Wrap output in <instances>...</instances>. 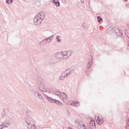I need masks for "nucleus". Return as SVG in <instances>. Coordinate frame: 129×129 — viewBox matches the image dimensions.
Instances as JSON below:
<instances>
[{
  "instance_id": "6",
  "label": "nucleus",
  "mask_w": 129,
  "mask_h": 129,
  "mask_svg": "<svg viewBox=\"0 0 129 129\" xmlns=\"http://www.w3.org/2000/svg\"><path fill=\"white\" fill-rule=\"evenodd\" d=\"M54 57L55 59L58 60H64V53L63 51L57 52L54 54Z\"/></svg>"
},
{
  "instance_id": "18",
  "label": "nucleus",
  "mask_w": 129,
  "mask_h": 129,
  "mask_svg": "<svg viewBox=\"0 0 129 129\" xmlns=\"http://www.w3.org/2000/svg\"><path fill=\"white\" fill-rule=\"evenodd\" d=\"M97 19L98 20V23H101V21H102V18H100V16H98L97 17Z\"/></svg>"
},
{
  "instance_id": "13",
  "label": "nucleus",
  "mask_w": 129,
  "mask_h": 129,
  "mask_svg": "<svg viewBox=\"0 0 129 129\" xmlns=\"http://www.w3.org/2000/svg\"><path fill=\"white\" fill-rule=\"evenodd\" d=\"M54 37H55V35H52L47 37V38H45L46 41L48 42V43H50V42H52V41L53 40V39L54 38Z\"/></svg>"
},
{
  "instance_id": "5",
  "label": "nucleus",
  "mask_w": 129,
  "mask_h": 129,
  "mask_svg": "<svg viewBox=\"0 0 129 129\" xmlns=\"http://www.w3.org/2000/svg\"><path fill=\"white\" fill-rule=\"evenodd\" d=\"M63 52L64 60L70 58V57L72 56V54H73V51H72V50L63 51Z\"/></svg>"
},
{
  "instance_id": "26",
  "label": "nucleus",
  "mask_w": 129,
  "mask_h": 129,
  "mask_svg": "<svg viewBox=\"0 0 129 129\" xmlns=\"http://www.w3.org/2000/svg\"><path fill=\"white\" fill-rule=\"evenodd\" d=\"M3 127L2 126V125H0V129H3Z\"/></svg>"
},
{
  "instance_id": "12",
  "label": "nucleus",
  "mask_w": 129,
  "mask_h": 129,
  "mask_svg": "<svg viewBox=\"0 0 129 129\" xmlns=\"http://www.w3.org/2000/svg\"><path fill=\"white\" fill-rule=\"evenodd\" d=\"M59 97L62 100H66L67 99V95L64 93H61Z\"/></svg>"
},
{
  "instance_id": "22",
  "label": "nucleus",
  "mask_w": 129,
  "mask_h": 129,
  "mask_svg": "<svg viewBox=\"0 0 129 129\" xmlns=\"http://www.w3.org/2000/svg\"><path fill=\"white\" fill-rule=\"evenodd\" d=\"M6 110H3V112L2 113V115L3 116V117H5V116L7 115V114H6V112H5Z\"/></svg>"
},
{
  "instance_id": "4",
  "label": "nucleus",
  "mask_w": 129,
  "mask_h": 129,
  "mask_svg": "<svg viewBox=\"0 0 129 129\" xmlns=\"http://www.w3.org/2000/svg\"><path fill=\"white\" fill-rule=\"evenodd\" d=\"M71 73V70L68 69L63 71L59 77V80H64L65 77H67Z\"/></svg>"
},
{
  "instance_id": "27",
  "label": "nucleus",
  "mask_w": 129,
  "mask_h": 129,
  "mask_svg": "<svg viewBox=\"0 0 129 129\" xmlns=\"http://www.w3.org/2000/svg\"><path fill=\"white\" fill-rule=\"evenodd\" d=\"M82 27L84 28V29H85V26H83V25H82Z\"/></svg>"
},
{
  "instance_id": "15",
  "label": "nucleus",
  "mask_w": 129,
  "mask_h": 129,
  "mask_svg": "<svg viewBox=\"0 0 129 129\" xmlns=\"http://www.w3.org/2000/svg\"><path fill=\"white\" fill-rule=\"evenodd\" d=\"M53 4H54L56 7H60V2L58 0H52Z\"/></svg>"
},
{
  "instance_id": "28",
  "label": "nucleus",
  "mask_w": 129,
  "mask_h": 129,
  "mask_svg": "<svg viewBox=\"0 0 129 129\" xmlns=\"http://www.w3.org/2000/svg\"><path fill=\"white\" fill-rule=\"evenodd\" d=\"M63 129H68V128H67V127H64Z\"/></svg>"
},
{
  "instance_id": "11",
  "label": "nucleus",
  "mask_w": 129,
  "mask_h": 129,
  "mask_svg": "<svg viewBox=\"0 0 129 129\" xmlns=\"http://www.w3.org/2000/svg\"><path fill=\"white\" fill-rule=\"evenodd\" d=\"M26 118L25 119V120L26 119H29V118H32V112L31 111H26Z\"/></svg>"
},
{
  "instance_id": "24",
  "label": "nucleus",
  "mask_w": 129,
  "mask_h": 129,
  "mask_svg": "<svg viewBox=\"0 0 129 129\" xmlns=\"http://www.w3.org/2000/svg\"><path fill=\"white\" fill-rule=\"evenodd\" d=\"M115 33H116V34H117V33H120V30L118 29H116L115 30Z\"/></svg>"
},
{
  "instance_id": "16",
  "label": "nucleus",
  "mask_w": 129,
  "mask_h": 129,
  "mask_svg": "<svg viewBox=\"0 0 129 129\" xmlns=\"http://www.w3.org/2000/svg\"><path fill=\"white\" fill-rule=\"evenodd\" d=\"M47 41H46V39H45L39 42V45H41V46H43V45H46V43H47Z\"/></svg>"
},
{
  "instance_id": "14",
  "label": "nucleus",
  "mask_w": 129,
  "mask_h": 129,
  "mask_svg": "<svg viewBox=\"0 0 129 129\" xmlns=\"http://www.w3.org/2000/svg\"><path fill=\"white\" fill-rule=\"evenodd\" d=\"M97 122L98 123V124H99V125L102 124V123H103V118L98 117Z\"/></svg>"
},
{
  "instance_id": "29",
  "label": "nucleus",
  "mask_w": 129,
  "mask_h": 129,
  "mask_svg": "<svg viewBox=\"0 0 129 129\" xmlns=\"http://www.w3.org/2000/svg\"><path fill=\"white\" fill-rule=\"evenodd\" d=\"M124 1H125V2H127L128 0H124Z\"/></svg>"
},
{
  "instance_id": "2",
  "label": "nucleus",
  "mask_w": 129,
  "mask_h": 129,
  "mask_svg": "<svg viewBox=\"0 0 129 129\" xmlns=\"http://www.w3.org/2000/svg\"><path fill=\"white\" fill-rule=\"evenodd\" d=\"M37 82L38 84L40 90H41V91H43V92H47V88L45 87L44 80L42 79V78H41V77H37Z\"/></svg>"
},
{
  "instance_id": "23",
  "label": "nucleus",
  "mask_w": 129,
  "mask_h": 129,
  "mask_svg": "<svg viewBox=\"0 0 129 129\" xmlns=\"http://www.w3.org/2000/svg\"><path fill=\"white\" fill-rule=\"evenodd\" d=\"M55 95H57V96H58V97H60L61 95V93L60 92H55Z\"/></svg>"
},
{
  "instance_id": "9",
  "label": "nucleus",
  "mask_w": 129,
  "mask_h": 129,
  "mask_svg": "<svg viewBox=\"0 0 129 129\" xmlns=\"http://www.w3.org/2000/svg\"><path fill=\"white\" fill-rule=\"evenodd\" d=\"M95 121L92 120L89 124L88 127L90 129H92V127H95Z\"/></svg>"
},
{
  "instance_id": "1",
  "label": "nucleus",
  "mask_w": 129,
  "mask_h": 129,
  "mask_svg": "<svg viewBox=\"0 0 129 129\" xmlns=\"http://www.w3.org/2000/svg\"><path fill=\"white\" fill-rule=\"evenodd\" d=\"M46 18V14L43 12L38 13L33 19V23L35 26H39L41 25L43 22V20H44Z\"/></svg>"
},
{
  "instance_id": "10",
  "label": "nucleus",
  "mask_w": 129,
  "mask_h": 129,
  "mask_svg": "<svg viewBox=\"0 0 129 129\" xmlns=\"http://www.w3.org/2000/svg\"><path fill=\"white\" fill-rule=\"evenodd\" d=\"M34 95L35 97H37L39 99L42 100V98H43V97H42V95H41L38 91H35L34 92Z\"/></svg>"
},
{
  "instance_id": "19",
  "label": "nucleus",
  "mask_w": 129,
  "mask_h": 129,
  "mask_svg": "<svg viewBox=\"0 0 129 129\" xmlns=\"http://www.w3.org/2000/svg\"><path fill=\"white\" fill-rule=\"evenodd\" d=\"M56 40H57V42H61V39H60V36L57 35L56 36Z\"/></svg>"
},
{
  "instance_id": "8",
  "label": "nucleus",
  "mask_w": 129,
  "mask_h": 129,
  "mask_svg": "<svg viewBox=\"0 0 129 129\" xmlns=\"http://www.w3.org/2000/svg\"><path fill=\"white\" fill-rule=\"evenodd\" d=\"M11 125V122L9 121H5L1 125L4 127H9Z\"/></svg>"
},
{
  "instance_id": "21",
  "label": "nucleus",
  "mask_w": 129,
  "mask_h": 129,
  "mask_svg": "<svg viewBox=\"0 0 129 129\" xmlns=\"http://www.w3.org/2000/svg\"><path fill=\"white\" fill-rule=\"evenodd\" d=\"M14 2V0H6L7 4H9L10 5V4H12Z\"/></svg>"
},
{
  "instance_id": "17",
  "label": "nucleus",
  "mask_w": 129,
  "mask_h": 129,
  "mask_svg": "<svg viewBox=\"0 0 129 129\" xmlns=\"http://www.w3.org/2000/svg\"><path fill=\"white\" fill-rule=\"evenodd\" d=\"M92 63V62L90 61L88 63V66H87V69H90V68H91V66H92V65L91 64Z\"/></svg>"
},
{
  "instance_id": "20",
  "label": "nucleus",
  "mask_w": 129,
  "mask_h": 129,
  "mask_svg": "<svg viewBox=\"0 0 129 129\" xmlns=\"http://www.w3.org/2000/svg\"><path fill=\"white\" fill-rule=\"evenodd\" d=\"M79 103H80V102L77 101L75 103H74V105L75 106H76V107H78V104H79Z\"/></svg>"
},
{
  "instance_id": "7",
  "label": "nucleus",
  "mask_w": 129,
  "mask_h": 129,
  "mask_svg": "<svg viewBox=\"0 0 129 129\" xmlns=\"http://www.w3.org/2000/svg\"><path fill=\"white\" fill-rule=\"evenodd\" d=\"M47 99L48 101H52L53 103H55V104H57L58 105H59L60 106H62L63 105V104L62 103L60 102L58 100H57L56 99H53V98L51 97H47Z\"/></svg>"
},
{
  "instance_id": "30",
  "label": "nucleus",
  "mask_w": 129,
  "mask_h": 129,
  "mask_svg": "<svg viewBox=\"0 0 129 129\" xmlns=\"http://www.w3.org/2000/svg\"><path fill=\"white\" fill-rule=\"evenodd\" d=\"M71 105H73V104H71Z\"/></svg>"
},
{
  "instance_id": "25",
  "label": "nucleus",
  "mask_w": 129,
  "mask_h": 129,
  "mask_svg": "<svg viewBox=\"0 0 129 129\" xmlns=\"http://www.w3.org/2000/svg\"><path fill=\"white\" fill-rule=\"evenodd\" d=\"M82 4H84V0H81Z\"/></svg>"
},
{
  "instance_id": "3",
  "label": "nucleus",
  "mask_w": 129,
  "mask_h": 129,
  "mask_svg": "<svg viewBox=\"0 0 129 129\" xmlns=\"http://www.w3.org/2000/svg\"><path fill=\"white\" fill-rule=\"evenodd\" d=\"M25 122L27 124V127L28 129H36V126L33 122V119L29 118L25 120Z\"/></svg>"
}]
</instances>
